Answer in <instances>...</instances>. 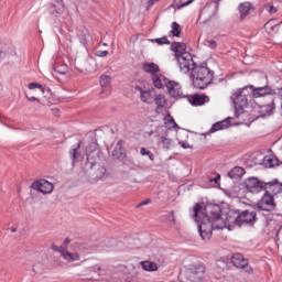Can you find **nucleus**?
<instances>
[{"mask_svg":"<svg viewBox=\"0 0 282 282\" xmlns=\"http://www.w3.org/2000/svg\"><path fill=\"white\" fill-rule=\"evenodd\" d=\"M195 221L198 224V232L204 241H208L213 237V230H224L228 223L221 217V207L219 205H207L205 207L206 215L199 216V204L193 209Z\"/></svg>","mask_w":282,"mask_h":282,"instance_id":"nucleus-1","label":"nucleus"},{"mask_svg":"<svg viewBox=\"0 0 282 282\" xmlns=\"http://www.w3.org/2000/svg\"><path fill=\"white\" fill-rule=\"evenodd\" d=\"M86 153L88 162L86 166L90 167L88 182H90V184H96L108 177L109 174H107V169L96 165V158H98V148L96 144L93 143L89 145V148L86 149Z\"/></svg>","mask_w":282,"mask_h":282,"instance_id":"nucleus-2","label":"nucleus"},{"mask_svg":"<svg viewBox=\"0 0 282 282\" xmlns=\"http://www.w3.org/2000/svg\"><path fill=\"white\" fill-rule=\"evenodd\" d=\"M245 184L249 193H261L262 191H271L273 195H276V193H281L282 191V184H280L279 181L263 183L257 177H250L245 182Z\"/></svg>","mask_w":282,"mask_h":282,"instance_id":"nucleus-3","label":"nucleus"},{"mask_svg":"<svg viewBox=\"0 0 282 282\" xmlns=\"http://www.w3.org/2000/svg\"><path fill=\"white\" fill-rule=\"evenodd\" d=\"M192 80L196 89H206L213 83V70L206 66H195L192 72Z\"/></svg>","mask_w":282,"mask_h":282,"instance_id":"nucleus-4","label":"nucleus"},{"mask_svg":"<svg viewBox=\"0 0 282 282\" xmlns=\"http://www.w3.org/2000/svg\"><path fill=\"white\" fill-rule=\"evenodd\" d=\"M250 87L246 86L243 88L237 89L231 95V101L236 109V117L239 118L243 113V108L248 107V99L250 98Z\"/></svg>","mask_w":282,"mask_h":282,"instance_id":"nucleus-5","label":"nucleus"},{"mask_svg":"<svg viewBox=\"0 0 282 282\" xmlns=\"http://www.w3.org/2000/svg\"><path fill=\"white\" fill-rule=\"evenodd\" d=\"M177 65L182 74H188L195 69V61L191 53H183L178 58H176Z\"/></svg>","mask_w":282,"mask_h":282,"instance_id":"nucleus-6","label":"nucleus"},{"mask_svg":"<svg viewBox=\"0 0 282 282\" xmlns=\"http://www.w3.org/2000/svg\"><path fill=\"white\" fill-rule=\"evenodd\" d=\"M274 197L270 195V189H268L262 198L258 202L257 208L258 210H264L267 213H270L271 210H274Z\"/></svg>","mask_w":282,"mask_h":282,"instance_id":"nucleus-7","label":"nucleus"},{"mask_svg":"<svg viewBox=\"0 0 282 282\" xmlns=\"http://www.w3.org/2000/svg\"><path fill=\"white\" fill-rule=\"evenodd\" d=\"M230 261L235 268H240V270H245L248 274H252V267L248 265V259L243 257L241 253H234L230 258Z\"/></svg>","mask_w":282,"mask_h":282,"instance_id":"nucleus-8","label":"nucleus"},{"mask_svg":"<svg viewBox=\"0 0 282 282\" xmlns=\"http://www.w3.org/2000/svg\"><path fill=\"white\" fill-rule=\"evenodd\" d=\"M254 221H257V213L245 210L235 219V225L243 226L249 224L250 226H252Z\"/></svg>","mask_w":282,"mask_h":282,"instance_id":"nucleus-9","label":"nucleus"},{"mask_svg":"<svg viewBox=\"0 0 282 282\" xmlns=\"http://www.w3.org/2000/svg\"><path fill=\"white\" fill-rule=\"evenodd\" d=\"M164 84L172 98H186V96L182 91V85H180V83L175 80L164 79Z\"/></svg>","mask_w":282,"mask_h":282,"instance_id":"nucleus-10","label":"nucleus"},{"mask_svg":"<svg viewBox=\"0 0 282 282\" xmlns=\"http://www.w3.org/2000/svg\"><path fill=\"white\" fill-rule=\"evenodd\" d=\"M31 186L33 191H39V193H43L44 195H50L54 191V184L47 180L34 181Z\"/></svg>","mask_w":282,"mask_h":282,"instance_id":"nucleus-11","label":"nucleus"},{"mask_svg":"<svg viewBox=\"0 0 282 282\" xmlns=\"http://www.w3.org/2000/svg\"><path fill=\"white\" fill-rule=\"evenodd\" d=\"M249 91H250L252 98H263L264 96L272 95V87H270V86H262V87L249 86Z\"/></svg>","mask_w":282,"mask_h":282,"instance_id":"nucleus-12","label":"nucleus"},{"mask_svg":"<svg viewBox=\"0 0 282 282\" xmlns=\"http://www.w3.org/2000/svg\"><path fill=\"white\" fill-rule=\"evenodd\" d=\"M137 91H140V98L142 102H145L147 105H153L154 99H155V90H143L140 86L135 87Z\"/></svg>","mask_w":282,"mask_h":282,"instance_id":"nucleus-13","label":"nucleus"},{"mask_svg":"<svg viewBox=\"0 0 282 282\" xmlns=\"http://www.w3.org/2000/svg\"><path fill=\"white\" fill-rule=\"evenodd\" d=\"M163 122L165 126H161L158 128V133H167L169 129H180L175 119L171 115L164 117Z\"/></svg>","mask_w":282,"mask_h":282,"instance_id":"nucleus-14","label":"nucleus"},{"mask_svg":"<svg viewBox=\"0 0 282 282\" xmlns=\"http://www.w3.org/2000/svg\"><path fill=\"white\" fill-rule=\"evenodd\" d=\"M55 252H57V254H61V257H63V259H65V261H68L69 263L72 261H78L80 259V256H78L77 252H70L65 248H55Z\"/></svg>","mask_w":282,"mask_h":282,"instance_id":"nucleus-15","label":"nucleus"},{"mask_svg":"<svg viewBox=\"0 0 282 282\" xmlns=\"http://www.w3.org/2000/svg\"><path fill=\"white\" fill-rule=\"evenodd\" d=\"M204 272L205 270L203 265L192 267L188 271V278L193 282L202 281Z\"/></svg>","mask_w":282,"mask_h":282,"instance_id":"nucleus-16","label":"nucleus"},{"mask_svg":"<svg viewBox=\"0 0 282 282\" xmlns=\"http://www.w3.org/2000/svg\"><path fill=\"white\" fill-rule=\"evenodd\" d=\"M158 135L159 145L169 151L173 149V139L169 138L167 132H159Z\"/></svg>","mask_w":282,"mask_h":282,"instance_id":"nucleus-17","label":"nucleus"},{"mask_svg":"<svg viewBox=\"0 0 282 282\" xmlns=\"http://www.w3.org/2000/svg\"><path fill=\"white\" fill-rule=\"evenodd\" d=\"M274 109H276V106L274 100H272L268 105L260 106L258 112L260 113V118H265L268 116H272V113H274Z\"/></svg>","mask_w":282,"mask_h":282,"instance_id":"nucleus-18","label":"nucleus"},{"mask_svg":"<svg viewBox=\"0 0 282 282\" xmlns=\"http://www.w3.org/2000/svg\"><path fill=\"white\" fill-rule=\"evenodd\" d=\"M26 234H28V229H25L24 227H22V228H17V227L7 228V235H9V237H13L14 239H21V237H25Z\"/></svg>","mask_w":282,"mask_h":282,"instance_id":"nucleus-19","label":"nucleus"},{"mask_svg":"<svg viewBox=\"0 0 282 282\" xmlns=\"http://www.w3.org/2000/svg\"><path fill=\"white\" fill-rule=\"evenodd\" d=\"M171 50L175 53V58H180L182 54H188V52H186L185 43L174 42L171 45Z\"/></svg>","mask_w":282,"mask_h":282,"instance_id":"nucleus-20","label":"nucleus"},{"mask_svg":"<svg viewBox=\"0 0 282 282\" xmlns=\"http://www.w3.org/2000/svg\"><path fill=\"white\" fill-rule=\"evenodd\" d=\"M101 94H111V76L101 75L100 76Z\"/></svg>","mask_w":282,"mask_h":282,"instance_id":"nucleus-21","label":"nucleus"},{"mask_svg":"<svg viewBox=\"0 0 282 282\" xmlns=\"http://www.w3.org/2000/svg\"><path fill=\"white\" fill-rule=\"evenodd\" d=\"M210 99L206 95H194L189 98L191 105L194 107H202V105H206Z\"/></svg>","mask_w":282,"mask_h":282,"instance_id":"nucleus-22","label":"nucleus"},{"mask_svg":"<svg viewBox=\"0 0 282 282\" xmlns=\"http://www.w3.org/2000/svg\"><path fill=\"white\" fill-rule=\"evenodd\" d=\"M154 102L156 105L155 112L162 113L164 107H166V98L164 97V95H155Z\"/></svg>","mask_w":282,"mask_h":282,"instance_id":"nucleus-23","label":"nucleus"},{"mask_svg":"<svg viewBox=\"0 0 282 282\" xmlns=\"http://www.w3.org/2000/svg\"><path fill=\"white\" fill-rule=\"evenodd\" d=\"M240 12V19L243 21L248 14H250V10H252V4L250 2H243L239 4L238 8Z\"/></svg>","mask_w":282,"mask_h":282,"instance_id":"nucleus-24","label":"nucleus"},{"mask_svg":"<svg viewBox=\"0 0 282 282\" xmlns=\"http://www.w3.org/2000/svg\"><path fill=\"white\" fill-rule=\"evenodd\" d=\"M142 69L147 74H151V76H155V74L160 72V66H158V64L155 63H145L143 64Z\"/></svg>","mask_w":282,"mask_h":282,"instance_id":"nucleus-25","label":"nucleus"},{"mask_svg":"<svg viewBox=\"0 0 282 282\" xmlns=\"http://www.w3.org/2000/svg\"><path fill=\"white\" fill-rule=\"evenodd\" d=\"M230 127V120H223L220 122H216L213 124L212 129L209 130V133H215L216 131H221L224 129H228Z\"/></svg>","mask_w":282,"mask_h":282,"instance_id":"nucleus-26","label":"nucleus"},{"mask_svg":"<svg viewBox=\"0 0 282 282\" xmlns=\"http://www.w3.org/2000/svg\"><path fill=\"white\" fill-rule=\"evenodd\" d=\"M243 175H246V170L241 166H236L228 173L230 180H239V177H243Z\"/></svg>","mask_w":282,"mask_h":282,"instance_id":"nucleus-27","label":"nucleus"},{"mask_svg":"<svg viewBox=\"0 0 282 282\" xmlns=\"http://www.w3.org/2000/svg\"><path fill=\"white\" fill-rule=\"evenodd\" d=\"M263 164L267 165L269 169H274V166H279V159L274 155L264 156Z\"/></svg>","mask_w":282,"mask_h":282,"instance_id":"nucleus-28","label":"nucleus"},{"mask_svg":"<svg viewBox=\"0 0 282 282\" xmlns=\"http://www.w3.org/2000/svg\"><path fill=\"white\" fill-rule=\"evenodd\" d=\"M141 267L145 272H155L158 271V264L155 262H151L149 260L140 262Z\"/></svg>","mask_w":282,"mask_h":282,"instance_id":"nucleus-29","label":"nucleus"},{"mask_svg":"<svg viewBox=\"0 0 282 282\" xmlns=\"http://www.w3.org/2000/svg\"><path fill=\"white\" fill-rule=\"evenodd\" d=\"M28 88L31 90L40 89L42 91V94H52V89H50V87H43V85H41L39 83H30L28 85Z\"/></svg>","mask_w":282,"mask_h":282,"instance_id":"nucleus-30","label":"nucleus"},{"mask_svg":"<svg viewBox=\"0 0 282 282\" xmlns=\"http://www.w3.org/2000/svg\"><path fill=\"white\" fill-rule=\"evenodd\" d=\"M52 8H54L57 14H63V12H65V4H63V0H53Z\"/></svg>","mask_w":282,"mask_h":282,"instance_id":"nucleus-31","label":"nucleus"},{"mask_svg":"<svg viewBox=\"0 0 282 282\" xmlns=\"http://www.w3.org/2000/svg\"><path fill=\"white\" fill-rule=\"evenodd\" d=\"M162 78H163V83L164 80H166V78H164L162 75L160 74H155L152 76V83L154 85V87H156L158 89H162V87L164 86V84L162 83Z\"/></svg>","mask_w":282,"mask_h":282,"instance_id":"nucleus-32","label":"nucleus"},{"mask_svg":"<svg viewBox=\"0 0 282 282\" xmlns=\"http://www.w3.org/2000/svg\"><path fill=\"white\" fill-rule=\"evenodd\" d=\"M112 155L117 160L124 158V149H122V145H120V142L117 144L116 149L112 151Z\"/></svg>","mask_w":282,"mask_h":282,"instance_id":"nucleus-33","label":"nucleus"},{"mask_svg":"<svg viewBox=\"0 0 282 282\" xmlns=\"http://www.w3.org/2000/svg\"><path fill=\"white\" fill-rule=\"evenodd\" d=\"M280 24H274V20H270L264 24L268 32H279Z\"/></svg>","mask_w":282,"mask_h":282,"instance_id":"nucleus-34","label":"nucleus"},{"mask_svg":"<svg viewBox=\"0 0 282 282\" xmlns=\"http://www.w3.org/2000/svg\"><path fill=\"white\" fill-rule=\"evenodd\" d=\"M193 1H195V0H175L174 7L177 10H182V8H186V6H191V3H193Z\"/></svg>","mask_w":282,"mask_h":282,"instance_id":"nucleus-35","label":"nucleus"},{"mask_svg":"<svg viewBox=\"0 0 282 282\" xmlns=\"http://www.w3.org/2000/svg\"><path fill=\"white\" fill-rule=\"evenodd\" d=\"M171 28L172 30L170 31V34H172V36H180V34H182V28L177 24V22H173Z\"/></svg>","mask_w":282,"mask_h":282,"instance_id":"nucleus-36","label":"nucleus"},{"mask_svg":"<svg viewBox=\"0 0 282 282\" xmlns=\"http://www.w3.org/2000/svg\"><path fill=\"white\" fill-rule=\"evenodd\" d=\"M151 42L158 43V45H171V41L166 36L153 39Z\"/></svg>","mask_w":282,"mask_h":282,"instance_id":"nucleus-37","label":"nucleus"},{"mask_svg":"<svg viewBox=\"0 0 282 282\" xmlns=\"http://www.w3.org/2000/svg\"><path fill=\"white\" fill-rule=\"evenodd\" d=\"M79 149H80V143H78L77 147L74 148L73 150H70V152H69V155H70V158L73 160V164L75 162H78V150Z\"/></svg>","mask_w":282,"mask_h":282,"instance_id":"nucleus-38","label":"nucleus"},{"mask_svg":"<svg viewBox=\"0 0 282 282\" xmlns=\"http://www.w3.org/2000/svg\"><path fill=\"white\" fill-rule=\"evenodd\" d=\"M93 272H96L97 274H99V276H107V274H109L107 272V269L102 268V267H98L95 265L91 268Z\"/></svg>","mask_w":282,"mask_h":282,"instance_id":"nucleus-39","label":"nucleus"},{"mask_svg":"<svg viewBox=\"0 0 282 282\" xmlns=\"http://www.w3.org/2000/svg\"><path fill=\"white\" fill-rule=\"evenodd\" d=\"M141 155H148L149 160H151V162H153V160H155V158L153 156V152L147 150L145 148H142L140 151Z\"/></svg>","mask_w":282,"mask_h":282,"instance_id":"nucleus-40","label":"nucleus"},{"mask_svg":"<svg viewBox=\"0 0 282 282\" xmlns=\"http://www.w3.org/2000/svg\"><path fill=\"white\" fill-rule=\"evenodd\" d=\"M204 45H206V47H209L210 50L217 48V42L215 40H206L204 42Z\"/></svg>","mask_w":282,"mask_h":282,"instance_id":"nucleus-41","label":"nucleus"},{"mask_svg":"<svg viewBox=\"0 0 282 282\" xmlns=\"http://www.w3.org/2000/svg\"><path fill=\"white\" fill-rule=\"evenodd\" d=\"M217 268H220V270H226V268H227L226 261H224V260H218V261H217Z\"/></svg>","mask_w":282,"mask_h":282,"instance_id":"nucleus-42","label":"nucleus"},{"mask_svg":"<svg viewBox=\"0 0 282 282\" xmlns=\"http://www.w3.org/2000/svg\"><path fill=\"white\" fill-rule=\"evenodd\" d=\"M267 10L270 14H276V12H279V9H276L274 6L267 7Z\"/></svg>","mask_w":282,"mask_h":282,"instance_id":"nucleus-43","label":"nucleus"},{"mask_svg":"<svg viewBox=\"0 0 282 282\" xmlns=\"http://www.w3.org/2000/svg\"><path fill=\"white\" fill-rule=\"evenodd\" d=\"M148 204H151V200L147 198L145 200L139 203L135 207L137 208H142V206H148Z\"/></svg>","mask_w":282,"mask_h":282,"instance_id":"nucleus-44","label":"nucleus"},{"mask_svg":"<svg viewBox=\"0 0 282 282\" xmlns=\"http://www.w3.org/2000/svg\"><path fill=\"white\" fill-rule=\"evenodd\" d=\"M109 54V51H99L97 53V56H99V58H105V56H107Z\"/></svg>","mask_w":282,"mask_h":282,"instance_id":"nucleus-45","label":"nucleus"},{"mask_svg":"<svg viewBox=\"0 0 282 282\" xmlns=\"http://www.w3.org/2000/svg\"><path fill=\"white\" fill-rule=\"evenodd\" d=\"M180 144H181V147H182L183 149H191V144H188V142L182 141V142H180Z\"/></svg>","mask_w":282,"mask_h":282,"instance_id":"nucleus-46","label":"nucleus"},{"mask_svg":"<svg viewBox=\"0 0 282 282\" xmlns=\"http://www.w3.org/2000/svg\"><path fill=\"white\" fill-rule=\"evenodd\" d=\"M220 177H221V176L218 175V176L212 178V180L209 181L210 184H213V183H214V184H217V183L219 182Z\"/></svg>","mask_w":282,"mask_h":282,"instance_id":"nucleus-47","label":"nucleus"},{"mask_svg":"<svg viewBox=\"0 0 282 282\" xmlns=\"http://www.w3.org/2000/svg\"><path fill=\"white\" fill-rule=\"evenodd\" d=\"M158 1H160V0H149L148 6H155V3H158Z\"/></svg>","mask_w":282,"mask_h":282,"instance_id":"nucleus-48","label":"nucleus"},{"mask_svg":"<svg viewBox=\"0 0 282 282\" xmlns=\"http://www.w3.org/2000/svg\"><path fill=\"white\" fill-rule=\"evenodd\" d=\"M208 10H210V7H205L202 11V15L206 14V12H208Z\"/></svg>","mask_w":282,"mask_h":282,"instance_id":"nucleus-49","label":"nucleus"},{"mask_svg":"<svg viewBox=\"0 0 282 282\" xmlns=\"http://www.w3.org/2000/svg\"><path fill=\"white\" fill-rule=\"evenodd\" d=\"M28 100H30V102H34V100H37L36 97H30V96H26Z\"/></svg>","mask_w":282,"mask_h":282,"instance_id":"nucleus-50","label":"nucleus"},{"mask_svg":"<svg viewBox=\"0 0 282 282\" xmlns=\"http://www.w3.org/2000/svg\"><path fill=\"white\" fill-rule=\"evenodd\" d=\"M68 243H72V239L66 238V239L64 240V246H67Z\"/></svg>","mask_w":282,"mask_h":282,"instance_id":"nucleus-51","label":"nucleus"},{"mask_svg":"<svg viewBox=\"0 0 282 282\" xmlns=\"http://www.w3.org/2000/svg\"><path fill=\"white\" fill-rule=\"evenodd\" d=\"M86 41H89V34H88V35H86Z\"/></svg>","mask_w":282,"mask_h":282,"instance_id":"nucleus-52","label":"nucleus"},{"mask_svg":"<svg viewBox=\"0 0 282 282\" xmlns=\"http://www.w3.org/2000/svg\"><path fill=\"white\" fill-rule=\"evenodd\" d=\"M53 111H55V113H58V109H54Z\"/></svg>","mask_w":282,"mask_h":282,"instance_id":"nucleus-53","label":"nucleus"},{"mask_svg":"<svg viewBox=\"0 0 282 282\" xmlns=\"http://www.w3.org/2000/svg\"><path fill=\"white\" fill-rule=\"evenodd\" d=\"M281 164H282V162H281Z\"/></svg>","mask_w":282,"mask_h":282,"instance_id":"nucleus-54","label":"nucleus"}]
</instances>
